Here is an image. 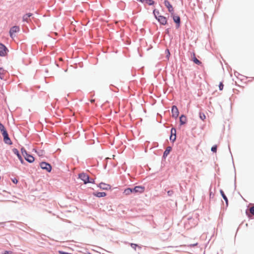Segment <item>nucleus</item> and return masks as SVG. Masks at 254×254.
Wrapping results in <instances>:
<instances>
[{
    "instance_id": "1",
    "label": "nucleus",
    "mask_w": 254,
    "mask_h": 254,
    "mask_svg": "<svg viewBox=\"0 0 254 254\" xmlns=\"http://www.w3.org/2000/svg\"><path fill=\"white\" fill-rule=\"evenodd\" d=\"M145 188L141 186H137L134 188H128L124 190V193L125 195H129L131 193H142L144 191Z\"/></svg>"
},
{
    "instance_id": "2",
    "label": "nucleus",
    "mask_w": 254,
    "mask_h": 254,
    "mask_svg": "<svg viewBox=\"0 0 254 254\" xmlns=\"http://www.w3.org/2000/svg\"><path fill=\"white\" fill-rule=\"evenodd\" d=\"M21 151L26 161L30 163H33L34 161V157L31 154H29L24 147H22L21 148Z\"/></svg>"
},
{
    "instance_id": "3",
    "label": "nucleus",
    "mask_w": 254,
    "mask_h": 254,
    "mask_svg": "<svg viewBox=\"0 0 254 254\" xmlns=\"http://www.w3.org/2000/svg\"><path fill=\"white\" fill-rule=\"evenodd\" d=\"M40 166L42 169L46 170L48 173L51 172L52 169L51 165L50 163L45 161L41 162L40 163Z\"/></svg>"
},
{
    "instance_id": "4",
    "label": "nucleus",
    "mask_w": 254,
    "mask_h": 254,
    "mask_svg": "<svg viewBox=\"0 0 254 254\" xmlns=\"http://www.w3.org/2000/svg\"><path fill=\"white\" fill-rule=\"evenodd\" d=\"M78 178L83 181L84 184H87L89 182V176L86 173H82L79 174Z\"/></svg>"
},
{
    "instance_id": "5",
    "label": "nucleus",
    "mask_w": 254,
    "mask_h": 254,
    "mask_svg": "<svg viewBox=\"0 0 254 254\" xmlns=\"http://www.w3.org/2000/svg\"><path fill=\"white\" fill-rule=\"evenodd\" d=\"M8 51L6 47L4 44L0 43V56H5Z\"/></svg>"
},
{
    "instance_id": "6",
    "label": "nucleus",
    "mask_w": 254,
    "mask_h": 254,
    "mask_svg": "<svg viewBox=\"0 0 254 254\" xmlns=\"http://www.w3.org/2000/svg\"><path fill=\"white\" fill-rule=\"evenodd\" d=\"M12 152L13 153L15 154L18 158L19 159L20 163L22 164H23V165H25L26 163L25 162V161H24V160L23 159L21 155H20V154L19 153V151L16 148H13L12 149Z\"/></svg>"
},
{
    "instance_id": "7",
    "label": "nucleus",
    "mask_w": 254,
    "mask_h": 254,
    "mask_svg": "<svg viewBox=\"0 0 254 254\" xmlns=\"http://www.w3.org/2000/svg\"><path fill=\"white\" fill-rule=\"evenodd\" d=\"M172 117L175 119H176L179 114V112L178 108L176 106L173 105L172 107Z\"/></svg>"
},
{
    "instance_id": "8",
    "label": "nucleus",
    "mask_w": 254,
    "mask_h": 254,
    "mask_svg": "<svg viewBox=\"0 0 254 254\" xmlns=\"http://www.w3.org/2000/svg\"><path fill=\"white\" fill-rule=\"evenodd\" d=\"M164 4L165 6L168 8L169 12L173 14L174 13V8L170 2L168 0H165Z\"/></svg>"
},
{
    "instance_id": "9",
    "label": "nucleus",
    "mask_w": 254,
    "mask_h": 254,
    "mask_svg": "<svg viewBox=\"0 0 254 254\" xmlns=\"http://www.w3.org/2000/svg\"><path fill=\"white\" fill-rule=\"evenodd\" d=\"M3 137V141L4 142L8 145H11L12 144V142L11 140L10 137H9V135L8 133H7L5 134H4L2 135Z\"/></svg>"
},
{
    "instance_id": "10",
    "label": "nucleus",
    "mask_w": 254,
    "mask_h": 254,
    "mask_svg": "<svg viewBox=\"0 0 254 254\" xmlns=\"http://www.w3.org/2000/svg\"><path fill=\"white\" fill-rule=\"evenodd\" d=\"M157 20L160 23V24L165 25L167 24V20L166 17L164 16H158Z\"/></svg>"
},
{
    "instance_id": "11",
    "label": "nucleus",
    "mask_w": 254,
    "mask_h": 254,
    "mask_svg": "<svg viewBox=\"0 0 254 254\" xmlns=\"http://www.w3.org/2000/svg\"><path fill=\"white\" fill-rule=\"evenodd\" d=\"M173 19L174 22L176 24V28H178L180 26L181 19L180 16L178 15H173Z\"/></svg>"
},
{
    "instance_id": "12",
    "label": "nucleus",
    "mask_w": 254,
    "mask_h": 254,
    "mask_svg": "<svg viewBox=\"0 0 254 254\" xmlns=\"http://www.w3.org/2000/svg\"><path fill=\"white\" fill-rule=\"evenodd\" d=\"M98 187H99L101 189L103 190H108L111 189V186L109 184H107L104 183H101L98 185Z\"/></svg>"
},
{
    "instance_id": "13",
    "label": "nucleus",
    "mask_w": 254,
    "mask_h": 254,
    "mask_svg": "<svg viewBox=\"0 0 254 254\" xmlns=\"http://www.w3.org/2000/svg\"><path fill=\"white\" fill-rule=\"evenodd\" d=\"M19 27L17 26H14L12 27L9 30V34L11 37H12L13 34L19 31Z\"/></svg>"
},
{
    "instance_id": "14",
    "label": "nucleus",
    "mask_w": 254,
    "mask_h": 254,
    "mask_svg": "<svg viewBox=\"0 0 254 254\" xmlns=\"http://www.w3.org/2000/svg\"><path fill=\"white\" fill-rule=\"evenodd\" d=\"M172 147H171V146L167 147V148H166L165 150L164 151V152L163 153V157H162V158L163 159H166V158L167 157L168 155L170 153V152L172 150Z\"/></svg>"
},
{
    "instance_id": "15",
    "label": "nucleus",
    "mask_w": 254,
    "mask_h": 254,
    "mask_svg": "<svg viewBox=\"0 0 254 254\" xmlns=\"http://www.w3.org/2000/svg\"><path fill=\"white\" fill-rule=\"evenodd\" d=\"M93 194L98 197H102L106 196L107 193L105 192H94Z\"/></svg>"
},
{
    "instance_id": "16",
    "label": "nucleus",
    "mask_w": 254,
    "mask_h": 254,
    "mask_svg": "<svg viewBox=\"0 0 254 254\" xmlns=\"http://www.w3.org/2000/svg\"><path fill=\"white\" fill-rule=\"evenodd\" d=\"M187 122V117L184 115L180 117V123L181 125H185Z\"/></svg>"
},
{
    "instance_id": "17",
    "label": "nucleus",
    "mask_w": 254,
    "mask_h": 254,
    "mask_svg": "<svg viewBox=\"0 0 254 254\" xmlns=\"http://www.w3.org/2000/svg\"><path fill=\"white\" fill-rule=\"evenodd\" d=\"M33 15L31 13H28L24 14L23 16V21L26 22H29V18Z\"/></svg>"
},
{
    "instance_id": "18",
    "label": "nucleus",
    "mask_w": 254,
    "mask_h": 254,
    "mask_svg": "<svg viewBox=\"0 0 254 254\" xmlns=\"http://www.w3.org/2000/svg\"><path fill=\"white\" fill-rule=\"evenodd\" d=\"M220 194H221L222 197H223V198L225 200V201L226 202V205L228 206V199L226 195L224 193V192L222 190H220Z\"/></svg>"
},
{
    "instance_id": "19",
    "label": "nucleus",
    "mask_w": 254,
    "mask_h": 254,
    "mask_svg": "<svg viewBox=\"0 0 254 254\" xmlns=\"http://www.w3.org/2000/svg\"><path fill=\"white\" fill-rule=\"evenodd\" d=\"M5 73L6 71L2 67H0V78L1 79H4V74Z\"/></svg>"
},
{
    "instance_id": "20",
    "label": "nucleus",
    "mask_w": 254,
    "mask_h": 254,
    "mask_svg": "<svg viewBox=\"0 0 254 254\" xmlns=\"http://www.w3.org/2000/svg\"><path fill=\"white\" fill-rule=\"evenodd\" d=\"M144 3L148 5H152L154 4V1L153 0H144Z\"/></svg>"
},
{
    "instance_id": "21",
    "label": "nucleus",
    "mask_w": 254,
    "mask_h": 254,
    "mask_svg": "<svg viewBox=\"0 0 254 254\" xmlns=\"http://www.w3.org/2000/svg\"><path fill=\"white\" fill-rule=\"evenodd\" d=\"M153 13L154 14V15L155 17V18L157 19V17L158 16H160L161 15H159L160 14V12L158 10H157L156 9H155L153 11Z\"/></svg>"
},
{
    "instance_id": "22",
    "label": "nucleus",
    "mask_w": 254,
    "mask_h": 254,
    "mask_svg": "<svg viewBox=\"0 0 254 254\" xmlns=\"http://www.w3.org/2000/svg\"><path fill=\"white\" fill-rule=\"evenodd\" d=\"M193 56H194V57L193 58V62L198 64V65H200L201 64V62L198 60L195 57V55H194V54H193Z\"/></svg>"
},
{
    "instance_id": "23",
    "label": "nucleus",
    "mask_w": 254,
    "mask_h": 254,
    "mask_svg": "<svg viewBox=\"0 0 254 254\" xmlns=\"http://www.w3.org/2000/svg\"><path fill=\"white\" fill-rule=\"evenodd\" d=\"M170 135H172L176 137V129L174 127H172L171 129V134Z\"/></svg>"
},
{
    "instance_id": "24",
    "label": "nucleus",
    "mask_w": 254,
    "mask_h": 254,
    "mask_svg": "<svg viewBox=\"0 0 254 254\" xmlns=\"http://www.w3.org/2000/svg\"><path fill=\"white\" fill-rule=\"evenodd\" d=\"M199 118L202 121H204L206 118V116H205V114L202 112H199Z\"/></svg>"
},
{
    "instance_id": "25",
    "label": "nucleus",
    "mask_w": 254,
    "mask_h": 254,
    "mask_svg": "<svg viewBox=\"0 0 254 254\" xmlns=\"http://www.w3.org/2000/svg\"><path fill=\"white\" fill-rule=\"evenodd\" d=\"M217 146L216 145H213L211 149V150L213 152H216Z\"/></svg>"
},
{
    "instance_id": "26",
    "label": "nucleus",
    "mask_w": 254,
    "mask_h": 254,
    "mask_svg": "<svg viewBox=\"0 0 254 254\" xmlns=\"http://www.w3.org/2000/svg\"><path fill=\"white\" fill-rule=\"evenodd\" d=\"M176 137L172 136V135L170 136V140L172 142H174L176 140Z\"/></svg>"
},
{
    "instance_id": "27",
    "label": "nucleus",
    "mask_w": 254,
    "mask_h": 254,
    "mask_svg": "<svg viewBox=\"0 0 254 254\" xmlns=\"http://www.w3.org/2000/svg\"><path fill=\"white\" fill-rule=\"evenodd\" d=\"M0 132H1V133L2 135H4V134H6L7 133H8L5 128H4L3 129L1 130Z\"/></svg>"
},
{
    "instance_id": "28",
    "label": "nucleus",
    "mask_w": 254,
    "mask_h": 254,
    "mask_svg": "<svg viewBox=\"0 0 254 254\" xmlns=\"http://www.w3.org/2000/svg\"><path fill=\"white\" fill-rule=\"evenodd\" d=\"M168 195L170 196H171L174 194V191L172 190H169L167 191Z\"/></svg>"
},
{
    "instance_id": "29",
    "label": "nucleus",
    "mask_w": 254,
    "mask_h": 254,
    "mask_svg": "<svg viewBox=\"0 0 254 254\" xmlns=\"http://www.w3.org/2000/svg\"><path fill=\"white\" fill-rule=\"evenodd\" d=\"M250 212L253 215H254V206L251 207L250 208Z\"/></svg>"
},
{
    "instance_id": "30",
    "label": "nucleus",
    "mask_w": 254,
    "mask_h": 254,
    "mask_svg": "<svg viewBox=\"0 0 254 254\" xmlns=\"http://www.w3.org/2000/svg\"><path fill=\"white\" fill-rule=\"evenodd\" d=\"M11 181L12 183H14V184H17L18 182V180L15 178L11 179Z\"/></svg>"
},
{
    "instance_id": "31",
    "label": "nucleus",
    "mask_w": 254,
    "mask_h": 254,
    "mask_svg": "<svg viewBox=\"0 0 254 254\" xmlns=\"http://www.w3.org/2000/svg\"><path fill=\"white\" fill-rule=\"evenodd\" d=\"M59 253L60 254H71V253H69L65 252L62 251H59Z\"/></svg>"
},
{
    "instance_id": "32",
    "label": "nucleus",
    "mask_w": 254,
    "mask_h": 254,
    "mask_svg": "<svg viewBox=\"0 0 254 254\" xmlns=\"http://www.w3.org/2000/svg\"><path fill=\"white\" fill-rule=\"evenodd\" d=\"M130 246L133 249L136 250V248L137 246V245L136 244L131 243Z\"/></svg>"
},
{
    "instance_id": "33",
    "label": "nucleus",
    "mask_w": 254,
    "mask_h": 254,
    "mask_svg": "<svg viewBox=\"0 0 254 254\" xmlns=\"http://www.w3.org/2000/svg\"><path fill=\"white\" fill-rule=\"evenodd\" d=\"M223 84L222 82H220L219 85V90H223Z\"/></svg>"
},
{
    "instance_id": "34",
    "label": "nucleus",
    "mask_w": 254,
    "mask_h": 254,
    "mask_svg": "<svg viewBox=\"0 0 254 254\" xmlns=\"http://www.w3.org/2000/svg\"><path fill=\"white\" fill-rule=\"evenodd\" d=\"M3 254H12V252L10 251H5L4 252Z\"/></svg>"
},
{
    "instance_id": "35",
    "label": "nucleus",
    "mask_w": 254,
    "mask_h": 254,
    "mask_svg": "<svg viewBox=\"0 0 254 254\" xmlns=\"http://www.w3.org/2000/svg\"><path fill=\"white\" fill-rule=\"evenodd\" d=\"M4 128L5 127L4 125L1 122H0V131Z\"/></svg>"
},
{
    "instance_id": "36",
    "label": "nucleus",
    "mask_w": 254,
    "mask_h": 254,
    "mask_svg": "<svg viewBox=\"0 0 254 254\" xmlns=\"http://www.w3.org/2000/svg\"><path fill=\"white\" fill-rule=\"evenodd\" d=\"M94 180L93 179H91L89 178V183H92V184H94Z\"/></svg>"
},
{
    "instance_id": "37",
    "label": "nucleus",
    "mask_w": 254,
    "mask_h": 254,
    "mask_svg": "<svg viewBox=\"0 0 254 254\" xmlns=\"http://www.w3.org/2000/svg\"><path fill=\"white\" fill-rule=\"evenodd\" d=\"M166 51H167V52L168 53V54L166 56V57H168L169 56V55H170L169 51L168 49H167Z\"/></svg>"
},
{
    "instance_id": "38",
    "label": "nucleus",
    "mask_w": 254,
    "mask_h": 254,
    "mask_svg": "<svg viewBox=\"0 0 254 254\" xmlns=\"http://www.w3.org/2000/svg\"><path fill=\"white\" fill-rule=\"evenodd\" d=\"M234 74H235V76H237V75H239V73L238 72L236 71V72H234Z\"/></svg>"
},
{
    "instance_id": "39",
    "label": "nucleus",
    "mask_w": 254,
    "mask_h": 254,
    "mask_svg": "<svg viewBox=\"0 0 254 254\" xmlns=\"http://www.w3.org/2000/svg\"><path fill=\"white\" fill-rule=\"evenodd\" d=\"M95 99H92V100H91V102L92 103H94V102H95Z\"/></svg>"
},
{
    "instance_id": "40",
    "label": "nucleus",
    "mask_w": 254,
    "mask_h": 254,
    "mask_svg": "<svg viewBox=\"0 0 254 254\" xmlns=\"http://www.w3.org/2000/svg\"><path fill=\"white\" fill-rule=\"evenodd\" d=\"M246 213H247V215H248V216H249V214L248 213V212H247V211H246Z\"/></svg>"
},
{
    "instance_id": "41",
    "label": "nucleus",
    "mask_w": 254,
    "mask_h": 254,
    "mask_svg": "<svg viewBox=\"0 0 254 254\" xmlns=\"http://www.w3.org/2000/svg\"><path fill=\"white\" fill-rule=\"evenodd\" d=\"M196 245H197V243H196V244H195L192 245V246H196Z\"/></svg>"
},
{
    "instance_id": "42",
    "label": "nucleus",
    "mask_w": 254,
    "mask_h": 254,
    "mask_svg": "<svg viewBox=\"0 0 254 254\" xmlns=\"http://www.w3.org/2000/svg\"><path fill=\"white\" fill-rule=\"evenodd\" d=\"M167 32H169V29H168L167 30Z\"/></svg>"
},
{
    "instance_id": "43",
    "label": "nucleus",
    "mask_w": 254,
    "mask_h": 254,
    "mask_svg": "<svg viewBox=\"0 0 254 254\" xmlns=\"http://www.w3.org/2000/svg\"><path fill=\"white\" fill-rule=\"evenodd\" d=\"M1 179V177L0 176V180Z\"/></svg>"
}]
</instances>
